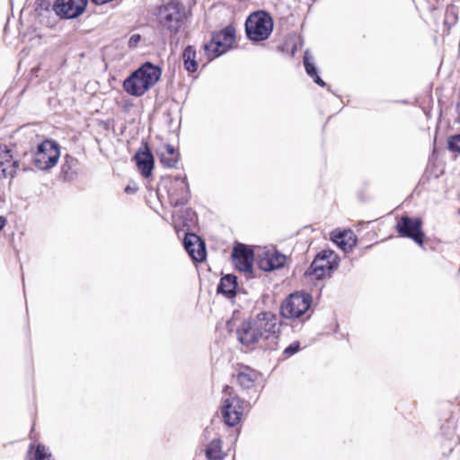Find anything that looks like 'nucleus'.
I'll list each match as a JSON object with an SVG mask.
<instances>
[{
	"mask_svg": "<svg viewBox=\"0 0 460 460\" xmlns=\"http://www.w3.org/2000/svg\"><path fill=\"white\" fill-rule=\"evenodd\" d=\"M252 319L245 321L237 329L239 341L246 346L253 345L261 341Z\"/></svg>",
	"mask_w": 460,
	"mask_h": 460,
	"instance_id": "obj_17",
	"label": "nucleus"
},
{
	"mask_svg": "<svg viewBox=\"0 0 460 460\" xmlns=\"http://www.w3.org/2000/svg\"><path fill=\"white\" fill-rule=\"evenodd\" d=\"M59 156V145L52 139H45L37 146L36 151L31 155V161L37 169L47 171L58 164Z\"/></svg>",
	"mask_w": 460,
	"mask_h": 460,
	"instance_id": "obj_4",
	"label": "nucleus"
},
{
	"mask_svg": "<svg viewBox=\"0 0 460 460\" xmlns=\"http://www.w3.org/2000/svg\"><path fill=\"white\" fill-rule=\"evenodd\" d=\"M159 155L163 165L168 168L174 167L179 160V154L172 145H165Z\"/></svg>",
	"mask_w": 460,
	"mask_h": 460,
	"instance_id": "obj_23",
	"label": "nucleus"
},
{
	"mask_svg": "<svg viewBox=\"0 0 460 460\" xmlns=\"http://www.w3.org/2000/svg\"><path fill=\"white\" fill-rule=\"evenodd\" d=\"M422 221L418 217H402L396 225L400 235L412 239L420 245L423 243Z\"/></svg>",
	"mask_w": 460,
	"mask_h": 460,
	"instance_id": "obj_11",
	"label": "nucleus"
},
{
	"mask_svg": "<svg viewBox=\"0 0 460 460\" xmlns=\"http://www.w3.org/2000/svg\"><path fill=\"white\" fill-rule=\"evenodd\" d=\"M232 258L235 268L244 273L252 272L253 252L246 245L236 244L232 252Z\"/></svg>",
	"mask_w": 460,
	"mask_h": 460,
	"instance_id": "obj_14",
	"label": "nucleus"
},
{
	"mask_svg": "<svg viewBox=\"0 0 460 460\" xmlns=\"http://www.w3.org/2000/svg\"><path fill=\"white\" fill-rule=\"evenodd\" d=\"M7 225V219L3 217V216H0V231L5 227V226Z\"/></svg>",
	"mask_w": 460,
	"mask_h": 460,
	"instance_id": "obj_32",
	"label": "nucleus"
},
{
	"mask_svg": "<svg viewBox=\"0 0 460 460\" xmlns=\"http://www.w3.org/2000/svg\"><path fill=\"white\" fill-rule=\"evenodd\" d=\"M182 59L184 67L188 72L194 73L198 69V63L196 61V50L192 46L185 48Z\"/></svg>",
	"mask_w": 460,
	"mask_h": 460,
	"instance_id": "obj_24",
	"label": "nucleus"
},
{
	"mask_svg": "<svg viewBox=\"0 0 460 460\" xmlns=\"http://www.w3.org/2000/svg\"><path fill=\"white\" fill-rule=\"evenodd\" d=\"M311 304L312 297L310 295L304 292H295L281 303L280 314L286 319L305 321L309 318V316H304L309 310Z\"/></svg>",
	"mask_w": 460,
	"mask_h": 460,
	"instance_id": "obj_3",
	"label": "nucleus"
},
{
	"mask_svg": "<svg viewBox=\"0 0 460 460\" xmlns=\"http://www.w3.org/2000/svg\"><path fill=\"white\" fill-rule=\"evenodd\" d=\"M157 20L162 27L176 33L181 26L182 13L175 3H169L158 8Z\"/></svg>",
	"mask_w": 460,
	"mask_h": 460,
	"instance_id": "obj_9",
	"label": "nucleus"
},
{
	"mask_svg": "<svg viewBox=\"0 0 460 460\" xmlns=\"http://www.w3.org/2000/svg\"><path fill=\"white\" fill-rule=\"evenodd\" d=\"M315 84H319L320 86H324L325 83L322 80V78L316 75V76L312 77Z\"/></svg>",
	"mask_w": 460,
	"mask_h": 460,
	"instance_id": "obj_31",
	"label": "nucleus"
},
{
	"mask_svg": "<svg viewBox=\"0 0 460 460\" xmlns=\"http://www.w3.org/2000/svg\"><path fill=\"white\" fill-rule=\"evenodd\" d=\"M172 218L176 228L182 227L189 231L195 225L197 217L192 209L186 208L173 214Z\"/></svg>",
	"mask_w": 460,
	"mask_h": 460,
	"instance_id": "obj_19",
	"label": "nucleus"
},
{
	"mask_svg": "<svg viewBox=\"0 0 460 460\" xmlns=\"http://www.w3.org/2000/svg\"><path fill=\"white\" fill-rule=\"evenodd\" d=\"M232 388L226 385L224 388V394L229 397L224 399V406L222 410L225 423L230 427H234L241 420L243 406V402L237 396H231Z\"/></svg>",
	"mask_w": 460,
	"mask_h": 460,
	"instance_id": "obj_10",
	"label": "nucleus"
},
{
	"mask_svg": "<svg viewBox=\"0 0 460 460\" xmlns=\"http://www.w3.org/2000/svg\"><path fill=\"white\" fill-rule=\"evenodd\" d=\"M134 160L141 175L146 178L149 177L154 168V156L146 143L143 144L137 152Z\"/></svg>",
	"mask_w": 460,
	"mask_h": 460,
	"instance_id": "obj_16",
	"label": "nucleus"
},
{
	"mask_svg": "<svg viewBox=\"0 0 460 460\" xmlns=\"http://www.w3.org/2000/svg\"><path fill=\"white\" fill-rule=\"evenodd\" d=\"M286 261L285 255L276 251H268L259 259L258 263L262 270L270 271L283 267Z\"/></svg>",
	"mask_w": 460,
	"mask_h": 460,
	"instance_id": "obj_18",
	"label": "nucleus"
},
{
	"mask_svg": "<svg viewBox=\"0 0 460 460\" xmlns=\"http://www.w3.org/2000/svg\"><path fill=\"white\" fill-rule=\"evenodd\" d=\"M448 149L460 153V134L455 135L448 139Z\"/></svg>",
	"mask_w": 460,
	"mask_h": 460,
	"instance_id": "obj_27",
	"label": "nucleus"
},
{
	"mask_svg": "<svg viewBox=\"0 0 460 460\" xmlns=\"http://www.w3.org/2000/svg\"><path fill=\"white\" fill-rule=\"evenodd\" d=\"M133 190H133V189H131L129 186L126 187V189H125V191H126V192H131V191H133Z\"/></svg>",
	"mask_w": 460,
	"mask_h": 460,
	"instance_id": "obj_33",
	"label": "nucleus"
},
{
	"mask_svg": "<svg viewBox=\"0 0 460 460\" xmlns=\"http://www.w3.org/2000/svg\"><path fill=\"white\" fill-rule=\"evenodd\" d=\"M48 456L49 454L47 448L42 445H39L35 452L36 460H45Z\"/></svg>",
	"mask_w": 460,
	"mask_h": 460,
	"instance_id": "obj_29",
	"label": "nucleus"
},
{
	"mask_svg": "<svg viewBox=\"0 0 460 460\" xmlns=\"http://www.w3.org/2000/svg\"><path fill=\"white\" fill-rule=\"evenodd\" d=\"M332 239L344 252L351 251L357 242L351 231L332 232Z\"/></svg>",
	"mask_w": 460,
	"mask_h": 460,
	"instance_id": "obj_20",
	"label": "nucleus"
},
{
	"mask_svg": "<svg viewBox=\"0 0 460 460\" xmlns=\"http://www.w3.org/2000/svg\"><path fill=\"white\" fill-rule=\"evenodd\" d=\"M161 75L158 66L146 62L124 81L123 88L132 96H142L159 81Z\"/></svg>",
	"mask_w": 460,
	"mask_h": 460,
	"instance_id": "obj_1",
	"label": "nucleus"
},
{
	"mask_svg": "<svg viewBox=\"0 0 460 460\" xmlns=\"http://www.w3.org/2000/svg\"><path fill=\"white\" fill-rule=\"evenodd\" d=\"M87 2L88 0H57L54 8L58 15L73 19L84 13Z\"/></svg>",
	"mask_w": 460,
	"mask_h": 460,
	"instance_id": "obj_13",
	"label": "nucleus"
},
{
	"mask_svg": "<svg viewBox=\"0 0 460 460\" xmlns=\"http://www.w3.org/2000/svg\"><path fill=\"white\" fill-rule=\"evenodd\" d=\"M167 192L170 203L172 206L178 207L186 204L190 199L186 177L176 176L172 179Z\"/></svg>",
	"mask_w": 460,
	"mask_h": 460,
	"instance_id": "obj_12",
	"label": "nucleus"
},
{
	"mask_svg": "<svg viewBox=\"0 0 460 460\" xmlns=\"http://www.w3.org/2000/svg\"><path fill=\"white\" fill-rule=\"evenodd\" d=\"M255 329L261 340H270L277 338L280 323L278 316L270 312L258 314L252 318Z\"/></svg>",
	"mask_w": 460,
	"mask_h": 460,
	"instance_id": "obj_8",
	"label": "nucleus"
},
{
	"mask_svg": "<svg viewBox=\"0 0 460 460\" xmlns=\"http://www.w3.org/2000/svg\"><path fill=\"white\" fill-rule=\"evenodd\" d=\"M140 35L139 34H134L132 35L128 40V46L130 48H136L140 41Z\"/></svg>",
	"mask_w": 460,
	"mask_h": 460,
	"instance_id": "obj_30",
	"label": "nucleus"
},
{
	"mask_svg": "<svg viewBox=\"0 0 460 460\" xmlns=\"http://www.w3.org/2000/svg\"><path fill=\"white\" fill-rule=\"evenodd\" d=\"M336 267L334 253L332 251H323L314 258L306 274L315 279H323L331 277Z\"/></svg>",
	"mask_w": 460,
	"mask_h": 460,
	"instance_id": "obj_7",
	"label": "nucleus"
},
{
	"mask_svg": "<svg viewBox=\"0 0 460 460\" xmlns=\"http://www.w3.org/2000/svg\"><path fill=\"white\" fill-rule=\"evenodd\" d=\"M304 65L305 67V71L310 77L316 76L317 69L313 61V57L311 56L308 50H306L304 55Z\"/></svg>",
	"mask_w": 460,
	"mask_h": 460,
	"instance_id": "obj_26",
	"label": "nucleus"
},
{
	"mask_svg": "<svg viewBox=\"0 0 460 460\" xmlns=\"http://www.w3.org/2000/svg\"><path fill=\"white\" fill-rule=\"evenodd\" d=\"M235 40V29L229 25L213 34L210 42L204 45V50L209 59H213L228 51Z\"/></svg>",
	"mask_w": 460,
	"mask_h": 460,
	"instance_id": "obj_5",
	"label": "nucleus"
},
{
	"mask_svg": "<svg viewBox=\"0 0 460 460\" xmlns=\"http://www.w3.org/2000/svg\"><path fill=\"white\" fill-rule=\"evenodd\" d=\"M237 278L234 275L227 274L221 278L217 287V293L231 298L235 296Z\"/></svg>",
	"mask_w": 460,
	"mask_h": 460,
	"instance_id": "obj_22",
	"label": "nucleus"
},
{
	"mask_svg": "<svg viewBox=\"0 0 460 460\" xmlns=\"http://www.w3.org/2000/svg\"><path fill=\"white\" fill-rule=\"evenodd\" d=\"M259 377V372L249 367H243L237 374V381L244 389L252 388Z\"/></svg>",
	"mask_w": 460,
	"mask_h": 460,
	"instance_id": "obj_21",
	"label": "nucleus"
},
{
	"mask_svg": "<svg viewBox=\"0 0 460 460\" xmlns=\"http://www.w3.org/2000/svg\"><path fill=\"white\" fill-rule=\"evenodd\" d=\"M300 349V344L298 341H295L293 343H291L289 346H288L283 353L284 355H286L287 357H291L293 356L294 354H296V352H298Z\"/></svg>",
	"mask_w": 460,
	"mask_h": 460,
	"instance_id": "obj_28",
	"label": "nucleus"
},
{
	"mask_svg": "<svg viewBox=\"0 0 460 460\" xmlns=\"http://www.w3.org/2000/svg\"><path fill=\"white\" fill-rule=\"evenodd\" d=\"M273 31V19L265 11L251 13L245 22V32L252 41L267 40Z\"/></svg>",
	"mask_w": 460,
	"mask_h": 460,
	"instance_id": "obj_2",
	"label": "nucleus"
},
{
	"mask_svg": "<svg viewBox=\"0 0 460 460\" xmlns=\"http://www.w3.org/2000/svg\"><path fill=\"white\" fill-rule=\"evenodd\" d=\"M31 170V167L24 160L13 155L11 149L0 146V179H9V184H12L19 171Z\"/></svg>",
	"mask_w": 460,
	"mask_h": 460,
	"instance_id": "obj_6",
	"label": "nucleus"
},
{
	"mask_svg": "<svg viewBox=\"0 0 460 460\" xmlns=\"http://www.w3.org/2000/svg\"><path fill=\"white\" fill-rule=\"evenodd\" d=\"M184 247L192 260L202 261L206 258V249L203 241L195 234L186 233L183 240Z\"/></svg>",
	"mask_w": 460,
	"mask_h": 460,
	"instance_id": "obj_15",
	"label": "nucleus"
},
{
	"mask_svg": "<svg viewBox=\"0 0 460 460\" xmlns=\"http://www.w3.org/2000/svg\"><path fill=\"white\" fill-rule=\"evenodd\" d=\"M206 455L208 460H221V440L213 439L207 447Z\"/></svg>",
	"mask_w": 460,
	"mask_h": 460,
	"instance_id": "obj_25",
	"label": "nucleus"
}]
</instances>
